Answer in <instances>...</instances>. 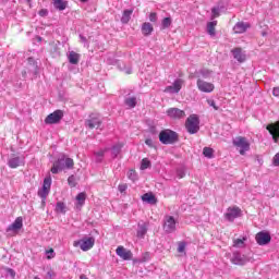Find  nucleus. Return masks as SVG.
<instances>
[{"label": "nucleus", "instance_id": "obj_14", "mask_svg": "<svg viewBox=\"0 0 279 279\" xmlns=\"http://www.w3.org/2000/svg\"><path fill=\"white\" fill-rule=\"evenodd\" d=\"M231 53H232L234 60H236V62H240V64H243V62H245V60H247V53H245V50H243L241 48L232 49Z\"/></svg>", "mask_w": 279, "mask_h": 279}, {"label": "nucleus", "instance_id": "obj_26", "mask_svg": "<svg viewBox=\"0 0 279 279\" xmlns=\"http://www.w3.org/2000/svg\"><path fill=\"white\" fill-rule=\"evenodd\" d=\"M52 3L56 10H59L60 12H62V10H66V1L64 0H52Z\"/></svg>", "mask_w": 279, "mask_h": 279}, {"label": "nucleus", "instance_id": "obj_33", "mask_svg": "<svg viewBox=\"0 0 279 279\" xmlns=\"http://www.w3.org/2000/svg\"><path fill=\"white\" fill-rule=\"evenodd\" d=\"M143 202H148V204H154L156 202V196L153 194L146 193L142 196Z\"/></svg>", "mask_w": 279, "mask_h": 279}, {"label": "nucleus", "instance_id": "obj_29", "mask_svg": "<svg viewBox=\"0 0 279 279\" xmlns=\"http://www.w3.org/2000/svg\"><path fill=\"white\" fill-rule=\"evenodd\" d=\"M124 104L125 106H128V108H136V104H137L136 97L131 96L125 98Z\"/></svg>", "mask_w": 279, "mask_h": 279}, {"label": "nucleus", "instance_id": "obj_55", "mask_svg": "<svg viewBox=\"0 0 279 279\" xmlns=\"http://www.w3.org/2000/svg\"><path fill=\"white\" fill-rule=\"evenodd\" d=\"M80 38H81L82 43H86V37H84L83 35H80Z\"/></svg>", "mask_w": 279, "mask_h": 279}, {"label": "nucleus", "instance_id": "obj_8", "mask_svg": "<svg viewBox=\"0 0 279 279\" xmlns=\"http://www.w3.org/2000/svg\"><path fill=\"white\" fill-rule=\"evenodd\" d=\"M182 86H184V80L177 78L172 85L165 88L163 93H169V95H178V93L182 90Z\"/></svg>", "mask_w": 279, "mask_h": 279}, {"label": "nucleus", "instance_id": "obj_23", "mask_svg": "<svg viewBox=\"0 0 279 279\" xmlns=\"http://www.w3.org/2000/svg\"><path fill=\"white\" fill-rule=\"evenodd\" d=\"M86 204V193L81 192L76 195V208L80 210Z\"/></svg>", "mask_w": 279, "mask_h": 279}, {"label": "nucleus", "instance_id": "obj_21", "mask_svg": "<svg viewBox=\"0 0 279 279\" xmlns=\"http://www.w3.org/2000/svg\"><path fill=\"white\" fill-rule=\"evenodd\" d=\"M147 234V223L140 222L137 225V238L138 239H145V235Z\"/></svg>", "mask_w": 279, "mask_h": 279}, {"label": "nucleus", "instance_id": "obj_1", "mask_svg": "<svg viewBox=\"0 0 279 279\" xmlns=\"http://www.w3.org/2000/svg\"><path fill=\"white\" fill-rule=\"evenodd\" d=\"M75 162L72 158H69L62 155L57 161L53 162L51 168V173H60V171H64V169H73Z\"/></svg>", "mask_w": 279, "mask_h": 279}, {"label": "nucleus", "instance_id": "obj_15", "mask_svg": "<svg viewBox=\"0 0 279 279\" xmlns=\"http://www.w3.org/2000/svg\"><path fill=\"white\" fill-rule=\"evenodd\" d=\"M116 254H117V256L121 257L122 260H132V257L134 256L132 251H130L123 246H118L116 250Z\"/></svg>", "mask_w": 279, "mask_h": 279}, {"label": "nucleus", "instance_id": "obj_41", "mask_svg": "<svg viewBox=\"0 0 279 279\" xmlns=\"http://www.w3.org/2000/svg\"><path fill=\"white\" fill-rule=\"evenodd\" d=\"M68 183L69 186H71L72 189L75 187L77 185V182L75 181V175H70L68 178Z\"/></svg>", "mask_w": 279, "mask_h": 279}, {"label": "nucleus", "instance_id": "obj_17", "mask_svg": "<svg viewBox=\"0 0 279 279\" xmlns=\"http://www.w3.org/2000/svg\"><path fill=\"white\" fill-rule=\"evenodd\" d=\"M22 165H25V158L23 157H12L8 160L10 169H17V167H21Z\"/></svg>", "mask_w": 279, "mask_h": 279}, {"label": "nucleus", "instance_id": "obj_38", "mask_svg": "<svg viewBox=\"0 0 279 279\" xmlns=\"http://www.w3.org/2000/svg\"><path fill=\"white\" fill-rule=\"evenodd\" d=\"M128 178L129 180H132V182H136V180H138V177L136 175V171L134 170H129Z\"/></svg>", "mask_w": 279, "mask_h": 279}, {"label": "nucleus", "instance_id": "obj_47", "mask_svg": "<svg viewBox=\"0 0 279 279\" xmlns=\"http://www.w3.org/2000/svg\"><path fill=\"white\" fill-rule=\"evenodd\" d=\"M158 21V15L156 13H150L149 14V22L150 23H156Z\"/></svg>", "mask_w": 279, "mask_h": 279}, {"label": "nucleus", "instance_id": "obj_5", "mask_svg": "<svg viewBox=\"0 0 279 279\" xmlns=\"http://www.w3.org/2000/svg\"><path fill=\"white\" fill-rule=\"evenodd\" d=\"M74 247H80L83 252H88V250H93L95 246V238H83L82 240H77L73 242Z\"/></svg>", "mask_w": 279, "mask_h": 279}, {"label": "nucleus", "instance_id": "obj_2", "mask_svg": "<svg viewBox=\"0 0 279 279\" xmlns=\"http://www.w3.org/2000/svg\"><path fill=\"white\" fill-rule=\"evenodd\" d=\"M159 141L162 145H173L178 143V133L171 130H163L159 133Z\"/></svg>", "mask_w": 279, "mask_h": 279}, {"label": "nucleus", "instance_id": "obj_10", "mask_svg": "<svg viewBox=\"0 0 279 279\" xmlns=\"http://www.w3.org/2000/svg\"><path fill=\"white\" fill-rule=\"evenodd\" d=\"M231 263L233 265H247L250 263V257L247 255H243L240 252H233L232 257H231Z\"/></svg>", "mask_w": 279, "mask_h": 279}, {"label": "nucleus", "instance_id": "obj_46", "mask_svg": "<svg viewBox=\"0 0 279 279\" xmlns=\"http://www.w3.org/2000/svg\"><path fill=\"white\" fill-rule=\"evenodd\" d=\"M208 106H210L211 108H214V110H219V107H217V104L215 102V100L213 99H208L207 100Z\"/></svg>", "mask_w": 279, "mask_h": 279}, {"label": "nucleus", "instance_id": "obj_19", "mask_svg": "<svg viewBox=\"0 0 279 279\" xmlns=\"http://www.w3.org/2000/svg\"><path fill=\"white\" fill-rule=\"evenodd\" d=\"M250 27H251L250 23L238 22L233 27V32L234 34H245V31L250 29Z\"/></svg>", "mask_w": 279, "mask_h": 279}, {"label": "nucleus", "instance_id": "obj_51", "mask_svg": "<svg viewBox=\"0 0 279 279\" xmlns=\"http://www.w3.org/2000/svg\"><path fill=\"white\" fill-rule=\"evenodd\" d=\"M145 144L148 146V147H154V140L153 138H147L145 141Z\"/></svg>", "mask_w": 279, "mask_h": 279}, {"label": "nucleus", "instance_id": "obj_25", "mask_svg": "<svg viewBox=\"0 0 279 279\" xmlns=\"http://www.w3.org/2000/svg\"><path fill=\"white\" fill-rule=\"evenodd\" d=\"M28 71H32L33 75H38V63H36V60L34 58H28Z\"/></svg>", "mask_w": 279, "mask_h": 279}, {"label": "nucleus", "instance_id": "obj_4", "mask_svg": "<svg viewBox=\"0 0 279 279\" xmlns=\"http://www.w3.org/2000/svg\"><path fill=\"white\" fill-rule=\"evenodd\" d=\"M232 144L239 149L241 156H245L246 151H250V142L247 137L236 136L233 138Z\"/></svg>", "mask_w": 279, "mask_h": 279}, {"label": "nucleus", "instance_id": "obj_22", "mask_svg": "<svg viewBox=\"0 0 279 279\" xmlns=\"http://www.w3.org/2000/svg\"><path fill=\"white\" fill-rule=\"evenodd\" d=\"M80 53L75 52V51H70L68 53V60L70 62V64H78L80 63Z\"/></svg>", "mask_w": 279, "mask_h": 279}, {"label": "nucleus", "instance_id": "obj_44", "mask_svg": "<svg viewBox=\"0 0 279 279\" xmlns=\"http://www.w3.org/2000/svg\"><path fill=\"white\" fill-rule=\"evenodd\" d=\"M4 271L7 276H10V278H14V276H16V272L12 268H5Z\"/></svg>", "mask_w": 279, "mask_h": 279}, {"label": "nucleus", "instance_id": "obj_24", "mask_svg": "<svg viewBox=\"0 0 279 279\" xmlns=\"http://www.w3.org/2000/svg\"><path fill=\"white\" fill-rule=\"evenodd\" d=\"M154 32V26L151 23L146 22L142 25V34L144 36H151V33Z\"/></svg>", "mask_w": 279, "mask_h": 279}, {"label": "nucleus", "instance_id": "obj_32", "mask_svg": "<svg viewBox=\"0 0 279 279\" xmlns=\"http://www.w3.org/2000/svg\"><path fill=\"white\" fill-rule=\"evenodd\" d=\"M215 27H217V21L207 23V33L209 36H215Z\"/></svg>", "mask_w": 279, "mask_h": 279}, {"label": "nucleus", "instance_id": "obj_7", "mask_svg": "<svg viewBox=\"0 0 279 279\" xmlns=\"http://www.w3.org/2000/svg\"><path fill=\"white\" fill-rule=\"evenodd\" d=\"M177 223L173 216H166L163 219V232H166V234H173Z\"/></svg>", "mask_w": 279, "mask_h": 279}, {"label": "nucleus", "instance_id": "obj_52", "mask_svg": "<svg viewBox=\"0 0 279 279\" xmlns=\"http://www.w3.org/2000/svg\"><path fill=\"white\" fill-rule=\"evenodd\" d=\"M201 75H203V77H208L210 75V71L208 70H202L201 71Z\"/></svg>", "mask_w": 279, "mask_h": 279}, {"label": "nucleus", "instance_id": "obj_48", "mask_svg": "<svg viewBox=\"0 0 279 279\" xmlns=\"http://www.w3.org/2000/svg\"><path fill=\"white\" fill-rule=\"evenodd\" d=\"M118 191H120L121 193H125L128 191V185L126 184H120L118 186Z\"/></svg>", "mask_w": 279, "mask_h": 279}, {"label": "nucleus", "instance_id": "obj_49", "mask_svg": "<svg viewBox=\"0 0 279 279\" xmlns=\"http://www.w3.org/2000/svg\"><path fill=\"white\" fill-rule=\"evenodd\" d=\"M211 14H213L214 19H217V16H219V8H213Z\"/></svg>", "mask_w": 279, "mask_h": 279}, {"label": "nucleus", "instance_id": "obj_13", "mask_svg": "<svg viewBox=\"0 0 279 279\" xmlns=\"http://www.w3.org/2000/svg\"><path fill=\"white\" fill-rule=\"evenodd\" d=\"M196 86L201 93H213V90H215V84L208 83L202 78L197 80Z\"/></svg>", "mask_w": 279, "mask_h": 279}, {"label": "nucleus", "instance_id": "obj_16", "mask_svg": "<svg viewBox=\"0 0 279 279\" xmlns=\"http://www.w3.org/2000/svg\"><path fill=\"white\" fill-rule=\"evenodd\" d=\"M166 114L170 119H184L186 117V112L184 110L178 109V108H169L166 111Z\"/></svg>", "mask_w": 279, "mask_h": 279}, {"label": "nucleus", "instance_id": "obj_30", "mask_svg": "<svg viewBox=\"0 0 279 279\" xmlns=\"http://www.w3.org/2000/svg\"><path fill=\"white\" fill-rule=\"evenodd\" d=\"M106 151H108V148L100 149V150L94 153L96 162H101V160H104V156H106Z\"/></svg>", "mask_w": 279, "mask_h": 279}, {"label": "nucleus", "instance_id": "obj_12", "mask_svg": "<svg viewBox=\"0 0 279 279\" xmlns=\"http://www.w3.org/2000/svg\"><path fill=\"white\" fill-rule=\"evenodd\" d=\"M257 245H269L271 243V234L267 231H260L255 235Z\"/></svg>", "mask_w": 279, "mask_h": 279}, {"label": "nucleus", "instance_id": "obj_11", "mask_svg": "<svg viewBox=\"0 0 279 279\" xmlns=\"http://www.w3.org/2000/svg\"><path fill=\"white\" fill-rule=\"evenodd\" d=\"M50 191H51V177H47L44 179L43 187L38 191V196L41 197V199H47V195H49Z\"/></svg>", "mask_w": 279, "mask_h": 279}, {"label": "nucleus", "instance_id": "obj_27", "mask_svg": "<svg viewBox=\"0 0 279 279\" xmlns=\"http://www.w3.org/2000/svg\"><path fill=\"white\" fill-rule=\"evenodd\" d=\"M133 10H124L122 17H121V23L128 24L130 23V19H132Z\"/></svg>", "mask_w": 279, "mask_h": 279}, {"label": "nucleus", "instance_id": "obj_45", "mask_svg": "<svg viewBox=\"0 0 279 279\" xmlns=\"http://www.w3.org/2000/svg\"><path fill=\"white\" fill-rule=\"evenodd\" d=\"M56 278V271L53 270H48L44 279H54Z\"/></svg>", "mask_w": 279, "mask_h": 279}, {"label": "nucleus", "instance_id": "obj_9", "mask_svg": "<svg viewBox=\"0 0 279 279\" xmlns=\"http://www.w3.org/2000/svg\"><path fill=\"white\" fill-rule=\"evenodd\" d=\"M239 217H241V208L238 206L229 207L225 214V219L230 222L234 221V219H239Z\"/></svg>", "mask_w": 279, "mask_h": 279}, {"label": "nucleus", "instance_id": "obj_53", "mask_svg": "<svg viewBox=\"0 0 279 279\" xmlns=\"http://www.w3.org/2000/svg\"><path fill=\"white\" fill-rule=\"evenodd\" d=\"M47 14H49V11H47V9H41L39 11V16H47Z\"/></svg>", "mask_w": 279, "mask_h": 279}, {"label": "nucleus", "instance_id": "obj_58", "mask_svg": "<svg viewBox=\"0 0 279 279\" xmlns=\"http://www.w3.org/2000/svg\"><path fill=\"white\" fill-rule=\"evenodd\" d=\"M34 279H39L38 277H34Z\"/></svg>", "mask_w": 279, "mask_h": 279}, {"label": "nucleus", "instance_id": "obj_42", "mask_svg": "<svg viewBox=\"0 0 279 279\" xmlns=\"http://www.w3.org/2000/svg\"><path fill=\"white\" fill-rule=\"evenodd\" d=\"M46 254H47V258L49 260H51V258L56 257V252L53 251V248H50V250L46 251Z\"/></svg>", "mask_w": 279, "mask_h": 279}, {"label": "nucleus", "instance_id": "obj_40", "mask_svg": "<svg viewBox=\"0 0 279 279\" xmlns=\"http://www.w3.org/2000/svg\"><path fill=\"white\" fill-rule=\"evenodd\" d=\"M185 175L186 171L184 170V168L177 169V178H179V180H182V178H184Z\"/></svg>", "mask_w": 279, "mask_h": 279}, {"label": "nucleus", "instance_id": "obj_54", "mask_svg": "<svg viewBox=\"0 0 279 279\" xmlns=\"http://www.w3.org/2000/svg\"><path fill=\"white\" fill-rule=\"evenodd\" d=\"M272 95H274L275 97H279V87H275V88L272 89Z\"/></svg>", "mask_w": 279, "mask_h": 279}, {"label": "nucleus", "instance_id": "obj_57", "mask_svg": "<svg viewBox=\"0 0 279 279\" xmlns=\"http://www.w3.org/2000/svg\"><path fill=\"white\" fill-rule=\"evenodd\" d=\"M82 1V3H86V1H88V0H81Z\"/></svg>", "mask_w": 279, "mask_h": 279}, {"label": "nucleus", "instance_id": "obj_20", "mask_svg": "<svg viewBox=\"0 0 279 279\" xmlns=\"http://www.w3.org/2000/svg\"><path fill=\"white\" fill-rule=\"evenodd\" d=\"M85 125L89 130H95V128L99 129L101 125V120L99 118H92V119L85 121Z\"/></svg>", "mask_w": 279, "mask_h": 279}, {"label": "nucleus", "instance_id": "obj_36", "mask_svg": "<svg viewBox=\"0 0 279 279\" xmlns=\"http://www.w3.org/2000/svg\"><path fill=\"white\" fill-rule=\"evenodd\" d=\"M149 167H151V161L147 158L142 159L141 170L145 171V169H149Z\"/></svg>", "mask_w": 279, "mask_h": 279}, {"label": "nucleus", "instance_id": "obj_6", "mask_svg": "<svg viewBox=\"0 0 279 279\" xmlns=\"http://www.w3.org/2000/svg\"><path fill=\"white\" fill-rule=\"evenodd\" d=\"M64 117V112L62 110H56L54 112L47 116L45 119V123L47 125H53L56 123H60Z\"/></svg>", "mask_w": 279, "mask_h": 279}, {"label": "nucleus", "instance_id": "obj_39", "mask_svg": "<svg viewBox=\"0 0 279 279\" xmlns=\"http://www.w3.org/2000/svg\"><path fill=\"white\" fill-rule=\"evenodd\" d=\"M150 255L149 253H144L141 257L140 260H136V263H148V260H150Z\"/></svg>", "mask_w": 279, "mask_h": 279}, {"label": "nucleus", "instance_id": "obj_31", "mask_svg": "<svg viewBox=\"0 0 279 279\" xmlns=\"http://www.w3.org/2000/svg\"><path fill=\"white\" fill-rule=\"evenodd\" d=\"M121 149H123V145L121 144L113 145L111 148V156H113V158H117V156L121 154Z\"/></svg>", "mask_w": 279, "mask_h": 279}, {"label": "nucleus", "instance_id": "obj_34", "mask_svg": "<svg viewBox=\"0 0 279 279\" xmlns=\"http://www.w3.org/2000/svg\"><path fill=\"white\" fill-rule=\"evenodd\" d=\"M56 213L64 215V213H66V205H64L62 202H58L56 206Z\"/></svg>", "mask_w": 279, "mask_h": 279}, {"label": "nucleus", "instance_id": "obj_3", "mask_svg": "<svg viewBox=\"0 0 279 279\" xmlns=\"http://www.w3.org/2000/svg\"><path fill=\"white\" fill-rule=\"evenodd\" d=\"M185 129L189 134H197L199 132V117L191 114L185 121Z\"/></svg>", "mask_w": 279, "mask_h": 279}, {"label": "nucleus", "instance_id": "obj_37", "mask_svg": "<svg viewBox=\"0 0 279 279\" xmlns=\"http://www.w3.org/2000/svg\"><path fill=\"white\" fill-rule=\"evenodd\" d=\"M162 29L171 27V17H165L161 22Z\"/></svg>", "mask_w": 279, "mask_h": 279}, {"label": "nucleus", "instance_id": "obj_43", "mask_svg": "<svg viewBox=\"0 0 279 279\" xmlns=\"http://www.w3.org/2000/svg\"><path fill=\"white\" fill-rule=\"evenodd\" d=\"M186 250V243L180 242L178 246L179 254H182Z\"/></svg>", "mask_w": 279, "mask_h": 279}, {"label": "nucleus", "instance_id": "obj_56", "mask_svg": "<svg viewBox=\"0 0 279 279\" xmlns=\"http://www.w3.org/2000/svg\"><path fill=\"white\" fill-rule=\"evenodd\" d=\"M81 279H87L85 275H81Z\"/></svg>", "mask_w": 279, "mask_h": 279}, {"label": "nucleus", "instance_id": "obj_35", "mask_svg": "<svg viewBox=\"0 0 279 279\" xmlns=\"http://www.w3.org/2000/svg\"><path fill=\"white\" fill-rule=\"evenodd\" d=\"M215 155V150L210 147H204L203 149V156H205V158H214Z\"/></svg>", "mask_w": 279, "mask_h": 279}, {"label": "nucleus", "instance_id": "obj_28", "mask_svg": "<svg viewBox=\"0 0 279 279\" xmlns=\"http://www.w3.org/2000/svg\"><path fill=\"white\" fill-rule=\"evenodd\" d=\"M245 241H247V236H243L242 239L233 240V247H238V248L245 247Z\"/></svg>", "mask_w": 279, "mask_h": 279}, {"label": "nucleus", "instance_id": "obj_50", "mask_svg": "<svg viewBox=\"0 0 279 279\" xmlns=\"http://www.w3.org/2000/svg\"><path fill=\"white\" fill-rule=\"evenodd\" d=\"M122 71H123L126 75H132V68H131V66H124V68H122Z\"/></svg>", "mask_w": 279, "mask_h": 279}, {"label": "nucleus", "instance_id": "obj_18", "mask_svg": "<svg viewBox=\"0 0 279 279\" xmlns=\"http://www.w3.org/2000/svg\"><path fill=\"white\" fill-rule=\"evenodd\" d=\"M23 228V218L17 217L14 222L7 228V232H19Z\"/></svg>", "mask_w": 279, "mask_h": 279}]
</instances>
